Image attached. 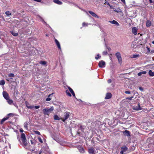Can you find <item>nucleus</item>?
I'll return each instance as SVG.
<instances>
[{
	"label": "nucleus",
	"instance_id": "1",
	"mask_svg": "<svg viewBox=\"0 0 154 154\" xmlns=\"http://www.w3.org/2000/svg\"><path fill=\"white\" fill-rule=\"evenodd\" d=\"M54 108L53 106L51 107L50 109L45 108L43 110V113L45 115H49L50 113L53 111Z\"/></svg>",
	"mask_w": 154,
	"mask_h": 154
},
{
	"label": "nucleus",
	"instance_id": "2",
	"mask_svg": "<svg viewBox=\"0 0 154 154\" xmlns=\"http://www.w3.org/2000/svg\"><path fill=\"white\" fill-rule=\"evenodd\" d=\"M21 140L25 146H26L27 145V143L24 134L22 133L21 134Z\"/></svg>",
	"mask_w": 154,
	"mask_h": 154
},
{
	"label": "nucleus",
	"instance_id": "3",
	"mask_svg": "<svg viewBox=\"0 0 154 154\" xmlns=\"http://www.w3.org/2000/svg\"><path fill=\"white\" fill-rule=\"evenodd\" d=\"M70 113V112H66L64 113L63 117L61 118V120L63 122H65V121L69 117Z\"/></svg>",
	"mask_w": 154,
	"mask_h": 154
},
{
	"label": "nucleus",
	"instance_id": "4",
	"mask_svg": "<svg viewBox=\"0 0 154 154\" xmlns=\"http://www.w3.org/2000/svg\"><path fill=\"white\" fill-rule=\"evenodd\" d=\"M116 55L118 58L119 63L121 64L122 63V58L120 53L119 52H117L116 54Z\"/></svg>",
	"mask_w": 154,
	"mask_h": 154
},
{
	"label": "nucleus",
	"instance_id": "5",
	"mask_svg": "<svg viewBox=\"0 0 154 154\" xmlns=\"http://www.w3.org/2000/svg\"><path fill=\"white\" fill-rule=\"evenodd\" d=\"M98 66L100 67L104 68L105 66V63L103 60H101L99 63Z\"/></svg>",
	"mask_w": 154,
	"mask_h": 154
},
{
	"label": "nucleus",
	"instance_id": "6",
	"mask_svg": "<svg viewBox=\"0 0 154 154\" xmlns=\"http://www.w3.org/2000/svg\"><path fill=\"white\" fill-rule=\"evenodd\" d=\"M121 151L120 152V154H123L125 152H126L128 150V148L125 146L124 147H122L121 148Z\"/></svg>",
	"mask_w": 154,
	"mask_h": 154
},
{
	"label": "nucleus",
	"instance_id": "7",
	"mask_svg": "<svg viewBox=\"0 0 154 154\" xmlns=\"http://www.w3.org/2000/svg\"><path fill=\"white\" fill-rule=\"evenodd\" d=\"M3 95L4 98L6 100H8L10 98L8 94L5 91H3Z\"/></svg>",
	"mask_w": 154,
	"mask_h": 154
},
{
	"label": "nucleus",
	"instance_id": "8",
	"mask_svg": "<svg viewBox=\"0 0 154 154\" xmlns=\"http://www.w3.org/2000/svg\"><path fill=\"white\" fill-rule=\"evenodd\" d=\"M88 12L93 17H96L97 18H99V17L94 12L91 11H89Z\"/></svg>",
	"mask_w": 154,
	"mask_h": 154
},
{
	"label": "nucleus",
	"instance_id": "9",
	"mask_svg": "<svg viewBox=\"0 0 154 154\" xmlns=\"http://www.w3.org/2000/svg\"><path fill=\"white\" fill-rule=\"evenodd\" d=\"M95 150L93 149L90 148L88 149V152L90 154H95Z\"/></svg>",
	"mask_w": 154,
	"mask_h": 154
},
{
	"label": "nucleus",
	"instance_id": "10",
	"mask_svg": "<svg viewBox=\"0 0 154 154\" xmlns=\"http://www.w3.org/2000/svg\"><path fill=\"white\" fill-rule=\"evenodd\" d=\"M55 42L56 43V45L57 46V47L59 49L61 50V48L60 47V43L58 41V40L57 39H55Z\"/></svg>",
	"mask_w": 154,
	"mask_h": 154
},
{
	"label": "nucleus",
	"instance_id": "11",
	"mask_svg": "<svg viewBox=\"0 0 154 154\" xmlns=\"http://www.w3.org/2000/svg\"><path fill=\"white\" fill-rule=\"evenodd\" d=\"M112 95L111 93H108L106 94V97H105V99H109L111 98Z\"/></svg>",
	"mask_w": 154,
	"mask_h": 154
},
{
	"label": "nucleus",
	"instance_id": "12",
	"mask_svg": "<svg viewBox=\"0 0 154 154\" xmlns=\"http://www.w3.org/2000/svg\"><path fill=\"white\" fill-rule=\"evenodd\" d=\"M133 109L136 110H139L141 109V108L140 106V104L139 103L138 104V106L134 107Z\"/></svg>",
	"mask_w": 154,
	"mask_h": 154
},
{
	"label": "nucleus",
	"instance_id": "13",
	"mask_svg": "<svg viewBox=\"0 0 154 154\" xmlns=\"http://www.w3.org/2000/svg\"><path fill=\"white\" fill-rule=\"evenodd\" d=\"M137 29L136 27H134L132 28V32L134 35H136L137 34Z\"/></svg>",
	"mask_w": 154,
	"mask_h": 154
},
{
	"label": "nucleus",
	"instance_id": "14",
	"mask_svg": "<svg viewBox=\"0 0 154 154\" xmlns=\"http://www.w3.org/2000/svg\"><path fill=\"white\" fill-rule=\"evenodd\" d=\"M109 22L112 24H115L117 25V26H119V23H118V22L115 20H114L112 21H109Z\"/></svg>",
	"mask_w": 154,
	"mask_h": 154
},
{
	"label": "nucleus",
	"instance_id": "15",
	"mask_svg": "<svg viewBox=\"0 0 154 154\" xmlns=\"http://www.w3.org/2000/svg\"><path fill=\"white\" fill-rule=\"evenodd\" d=\"M113 10L115 12H116L117 13L122 12V10L119 8H118L116 9L114 8Z\"/></svg>",
	"mask_w": 154,
	"mask_h": 154
},
{
	"label": "nucleus",
	"instance_id": "16",
	"mask_svg": "<svg viewBox=\"0 0 154 154\" xmlns=\"http://www.w3.org/2000/svg\"><path fill=\"white\" fill-rule=\"evenodd\" d=\"M78 149L80 152L83 153L84 152V150L81 146H79Z\"/></svg>",
	"mask_w": 154,
	"mask_h": 154
},
{
	"label": "nucleus",
	"instance_id": "17",
	"mask_svg": "<svg viewBox=\"0 0 154 154\" xmlns=\"http://www.w3.org/2000/svg\"><path fill=\"white\" fill-rule=\"evenodd\" d=\"M140 56L139 54H133L132 55V56L131 57L132 58H137L140 57Z\"/></svg>",
	"mask_w": 154,
	"mask_h": 154
},
{
	"label": "nucleus",
	"instance_id": "18",
	"mask_svg": "<svg viewBox=\"0 0 154 154\" xmlns=\"http://www.w3.org/2000/svg\"><path fill=\"white\" fill-rule=\"evenodd\" d=\"M151 25V23L149 20H147L146 22V26L147 27H149Z\"/></svg>",
	"mask_w": 154,
	"mask_h": 154
},
{
	"label": "nucleus",
	"instance_id": "19",
	"mask_svg": "<svg viewBox=\"0 0 154 154\" xmlns=\"http://www.w3.org/2000/svg\"><path fill=\"white\" fill-rule=\"evenodd\" d=\"M123 133L126 136H128L130 135V132L128 131L125 130L124 132H123Z\"/></svg>",
	"mask_w": 154,
	"mask_h": 154
},
{
	"label": "nucleus",
	"instance_id": "20",
	"mask_svg": "<svg viewBox=\"0 0 154 154\" xmlns=\"http://www.w3.org/2000/svg\"><path fill=\"white\" fill-rule=\"evenodd\" d=\"M54 120H60L61 118H60L57 115H55L54 116Z\"/></svg>",
	"mask_w": 154,
	"mask_h": 154
},
{
	"label": "nucleus",
	"instance_id": "21",
	"mask_svg": "<svg viewBox=\"0 0 154 154\" xmlns=\"http://www.w3.org/2000/svg\"><path fill=\"white\" fill-rule=\"evenodd\" d=\"M146 72L145 71H144L138 73L137 75L138 76H140L142 74H146Z\"/></svg>",
	"mask_w": 154,
	"mask_h": 154
},
{
	"label": "nucleus",
	"instance_id": "22",
	"mask_svg": "<svg viewBox=\"0 0 154 154\" xmlns=\"http://www.w3.org/2000/svg\"><path fill=\"white\" fill-rule=\"evenodd\" d=\"M149 74L151 76H154V72H152L151 70H149Z\"/></svg>",
	"mask_w": 154,
	"mask_h": 154
},
{
	"label": "nucleus",
	"instance_id": "23",
	"mask_svg": "<svg viewBox=\"0 0 154 154\" xmlns=\"http://www.w3.org/2000/svg\"><path fill=\"white\" fill-rule=\"evenodd\" d=\"M54 2L58 5H61L62 4V2L58 0H54Z\"/></svg>",
	"mask_w": 154,
	"mask_h": 154
},
{
	"label": "nucleus",
	"instance_id": "24",
	"mask_svg": "<svg viewBox=\"0 0 154 154\" xmlns=\"http://www.w3.org/2000/svg\"><path fill=\"white\" fill-rule=\"evenodd\" d=\"M7 102L9 104H11L13 103V101L11 99H10L9 98L8 100H7Z\"/></svg>",
	"mask_w": 154,
	"mask_h": 154
},
{
	"label": "nucleus",
	"instance_id": "25",
	"mask_svg": "<svg viewBox=\"0 0 154 154\" xmlns=\"http://www.w3.org/2000/svg\"><path fill=\"white\" fill-rule=\"evenodd\" d=\"M8 117H6V118H3V119H2V120H1V124H3V122L5 121L8 120Z\"/></svg>",
	"mask_w": 154,
	"mask_h": 154
},
{
	"label": "nucleus",
	"instance_id": "26",
	"mask_svg": "<svg viewBox=\"0 0 154 154\" xmlns=\"http://www.w3.org/2000/svg\"><path fill=\"white\" fill-rule=\"evenodd\" d=\"M11 33L12 34V35L14 36H17L18 35L17 33L14 31H12L11 32Z\"/></svg>",
	"mask_w": 154,
	"mask_h": 154
},
{
	"label": "nucleus",
	"instance_id": "27",
	"mask_svg": "<svg viewBox=\"0 0 154 154\" xmlns=\"http://www.w3.org/2000/svg\"><path fill=\"white\" fill-rule=\"evenodd\" d=\"M5 14L8 17H9L11 14V13L9 11L6 12Z\"/></svg>",
	"mask_w": 154,
	"mask_h": 154
},
{
	"label": "nucleus",
	"instance_id": "28",
	"mask_svg": "<svg viewBox=\"0 0 154 154\" xmlns=\"http://www.w3.org/2000/svg\"><path fill=\"white\" fill-rule=\"evenodd\" d=\"M28 124V122H26L24 123V128L27 129L28 128L27 126Z\"/></svg>",
	"mask_w": 154,
	"mask_h": 154
},
{
	"label": "nucleus",
	"instance_id": "29",
	"mask_svg": "<svg viewBox=\"0 0 154 154\" xmlns=\"http://www.w3.org/2000/svg\"><path fill=\"white\" fill-rule=\"evenodd\" d=\"M5 84V82L4 80H2L0 81V85H4Z\"/></svg>",
	"mask_w": 154,
	"mask_h": 154
},
{
	"label": "nucleus",
	"instance_id": "30",
	"mask_svg": "<svg viewBox=\"0 0 154 154\" xmlns=\"http://www.w3.org/2000/svg\"><path fill=\"white\" fill-rule=\"evenodd\" d=\"M39 63L41 64L45 65L46 64L47 62L45 61H41Z\"/></svg>",
	"mask_w": 154,
	"mask_h": 154
},
{
	"label": "nucleus",
	"instance_id": "31",
	"mask_svg": "<svg viewBox=\"0 0 154 154\" xmlns=\"http://www.w3.org/2000/svg\"><path fill=\"white\" fill-rule=\"evenodd\" d=\"M66 93L67 94L68 96H69V97L71 96V94L69 92V91L68 90H66Z\"/></svg>",
	"mask_w": 154,
	"mask_h": 154
},
{
	"label": "nucleus",
	"instance_id": "32",
	"mask_svg": "<svg viewBox=\"0 0 154 154\" xmlns=\"http://www.w3.org/2000/svg\"><path fill=\"white\" fill-rule=\"evenodd\" d=\"M88 23L83 22L82 23L83 26H88Z\"/></svg>",
	"mask_w": 154,
	"mask_h": 154
},
{
	"label": "nucleus",
	"instance_id": "33",
	"mask_svg": "<svg viewBox=\"0 0 154 154\" xmlns=\"http://www.w3.org/2000/svg\"><path fill=\"white\" fill-rule=\"evenodd\" d=\"M8 77H14V76L13 74V73H10L8 75Z\"/></svg>",
	"mask_w": 154,
	"mask_h": 154
},
{
	"label": "nucleus",
	"instance_id": "34",
	"mask_svg": "<svg viewBox=\"0 0 154 154\" xmlns=\"http://www.w3.org/2000/svg\"><path fill=\"white\" fill-rule=\"evenodd\" d=\"M68 88L69 90V91L72 93V92H74V91H73V90H72V89L70 87H68Z\"/></svg>",
	"mask_w": 154,
	"mask_h": 154
},
{
	"label": "nucleus",
	"instance_id": "35",
	"mask_svg": "<svg viewBox=\"0 0 154 154\" xmlns=\"http://www.w3.org/2000/svg\"><path fill=\"white\" fill-rule=\"evenodd\" d=\"M38 139L39 142H40L41 143H43L42 140L40 137H38Z\"/></svg>",
	"mask_w": 154,
	"mask_h": 154
},
{
	"label": "nucleus",
	"instance_id": "36",
	"mask_svg": "<svg viewBox=\"0 0 154 154\" xmlns=\"http://www.w3.org/2000/svg\"><path fill=\"white\" fill-rule=\"evenodd\" d=\"M26 106L29 109H32L34 108V106H28L27 105H26Z\"/></svg>",
	"mask_w": 154,
	"mask_h": 154
},
{
	"label": "nucleus",
	"instance_id": "37",
	"mask_svg": "<svg viewBox=\"0 0 154 154\" xmlns=\"http://www.w3.org/2000/svg\"><path fill=\"white\" fill-rule=\"evenodd\" d=\"M34 132L35 134H37L39 135H40V132H39L38 131H34Z\"/></svg>",
	"mask_w": 154,
	"mask_h": 154
},
{
	"label": "nucleus",
	"instance_id": "38",
	"mask_svg": "<svg viewBox=\"0 0 154 154\" xmlns=\"http://www.w3.org/2000/svg\"><path fill=\"white\" fill-rule=\"evenodd\" d=\"M133 98V96L131 97H127L126 99L127 100H131Z\"/></svg>",
	"mask_w": 154,
	"mask_h": 154
},
{
	"label": "nucleus",
	"instance_id": "39",
	"mask_svg": "<svg viewBox=\"0 0 154 154\" xmlns=\"http://www.w3.org/2000/svg\"><path fill=\"white\" fill-rule=\"evenodd\" d=\"M107 52L106 51H104L103 52V55H106L107 54Z\"/></svg>",
	"mask_w": 154,
	"mask_h": 154
},
{
	"label": "nucleus",
	"instance_id": "40",
	"mask_svg": "<svg viewBox=\"0 0 154 154\" xmlns=\"http://www.w3.org/2000/svg\"><path fill=\"white\" fill-rule=\"evenodd\" d=\"M107 0H105V2L104 3V4H107L108 5H109V3L108 2H107L106 1Z\"/></svg>",
	"mask_w": 154,
	"mask_h": 154
},
{
	"label": "nucleus",
	"instance_id": "41",
	"mask_svg": "<svg viewBox=\"0 0 154 154\" xmlns=\"http://www.w3.org/2000/svg\"><path fill=\"white\" fill-rule=\"evenodd\" d=\"M125 93L128 94H131V92L130 91H126L125 92Z\"/></svg>",
	"mask_w": 154,
	"mask_h": 154
},
{
	"label": "nucleus",
	"instance_id": "42",
	"mask_svg": "<svg viewBox=\"0 0 154 154\" xmlns=\"http://www.w3.org/2000/svg\"><path fill=\"white\" fill-rule=\"evenodd\" d=\"M109 6L110 7V8L112 9H113L114 8H113V7L110 5L109 4Z\"/></svg>",
	"mask_w": 154,
	"mask_h": 154
},
{
	"label": "nucleus",
	"instance_id": "43",
	"mask_svg": "<svg viewBox=\"0 0 154 154\" xmlns=\"http://www.w3.org/2000/svg\"><path fill=\"white\" fill-rule=\"evenodd\" d=\"M34 107L35 109H38L39 108L40 106H34Z\"/></svg>",
	"mask_w": 154,
	"mask_h": 154
},
{
	"label": "nucleus",
	"instance_id": "44",
	"mask_svg": "<svg viewBox=\"0 0 154 154\" xmlns=\"http://www.w3.org/2000/svg\"><path fill=\"white\" fill-rule=\"evenodd\" d=\"M51 100V98L49 97H48L46 99V100L47 101H49Z\"/></svg>",
	"mask_w": 154,
	"mask_h": 154
},
{
	"label": "nucleus",
	"instance_id": "45",
	"mask_svg": "<svg viewBox=\"0 0 154 154\" xmlns=\"http://www.w3.org/2000/svg\"><path fill=\"white\" fill-rule=\"evenodd\" d=\"M150 3H153L154 4V0H149Z\"/></svg>",
	"mask_w": 154,
	"mask_h": 154
},
{
	"label": "nucleus",
	"instance_id": "46",
	"mask_svg": "<svg viewBox=\"0 0 154 154\" xmlns=\"http://www.w3.org/2000/svg\"><path fill=\"white\" fill-rule=\"evenodd\" d=\"M99 54H98L96 57H95V59L96 60H97L99 58Z\"/></svg>",
	"mask_w": 154,
	"mask_h": 154
},
{
	"label": "nucleus",
	"instance_id": "47",
	"mask_svg": "<svg viewBox=\"0 0 154 154\" xmlns=\"http://www.w3.org/2000/svg\"><path fill=\"white\" fill-rule=\"evenodd\" d=\"M111 80L110 79H109L108 80V82L109 83H110L111 82Z\"/></svg>",
	"mask_w": 154,
	"mask_h": 154
},
{
	"label": "nucleus",
	"instance_id": "48",
	"mask_svg": "<svg viewBox=\"0 0 154 154\" xmlns=\"http://www.w3.org/2000/svg\"><path fill=\"white\" fill-rule=\"evenodd\" d=\"M146 48L147 49V51L149 52L150 51V49L149 48H148V47H146Z\"/></svg>",
	"mask_w": 154,
	"mask_h": 154
},
{
	"label": "nucleus",
	"instance_id": "49",
	"mask_svg": "<svg viewBox=\"0 0 154 154\" xmlns=\"http://www.w3.org/2000/svg\"><path fill=\"white\" fill-rule=\"evenodd\" d=\"M33 0L35 1L38 2H41V0Z\"/></svg>",
	"mask_w": 154,
	"mask_h": 154
},
{
	"label": "nucleus",
	"instance_id": "50",
	"mask_svg": "<svg viewBox=\"0 0 154 154\" xmlns=\"http://www.w3.org/2000/svg\"><path fill=\"white\" fill-rule=\"evenodd\" d=\"M72 95L74 97H75V94L74 93V92H72Z\"/></svg>",
	"mask_w": 154,
	"mask_h": 154
},
{
	"label": "nucleus",
	"instance_id": "51",
	"mask_svg": "<svg viewBox=\"0 0 154 154\" xmlns=\"http://www.w3.org/2000/svg\"><path fill=\"white\" fill-rule=\"evenodd\" d=\"M139 89L140 90H141V91H143V88H142V87H139Z\"/></svg>",
	"mask_w": 154,
	"mask_h": 154
},
{
	"label": "nucleus",
	"instance_id": "52",
	"mask_svg": "<svg viewBox=\"0 0 154 154\" xmlns=\"http://www.w3.org/2000/svg\"><path fill=\"white\" fill-rule=\"evenodd\" d=\"M121 1L123 3H124L125 4V0H121Z\"/></svg>",
	"mask_w": 154,
	"mask_h": 154
},
{
	"label": "nucleus",
	"instance_id": "53",
	"mask_svg": "<svg viewBox=\"0 0 154 154\" xmlns=\"http://www.w3.org/2000/svg\"><path fill=\"white\" fill-rule=\"evenodd\" d=\"M20 132H23V131L22 129H21L20 130Z\"/></svg>",
	"mask_w": 154,
	"mask_h": 154
},
{
	"label": "nucleus",
	"instance_id": "54",
	"mask_svg": "<svg viewBox=\"0 0 154 154\" xmlns=\"http://www.w3.org/2000/svg\"><path fill=\"white\" fill-rule=\"evenodd\" d=\"M3 143L4 141H0V145H1V143Z\"/></svg>",
	"mask_w": 154,
	"mask_h": 154
},
{
	"label": "nucleus",
	"instance_id": "55",
	"mask_svg": "<svg viewBox=\"0 0 154 154\" xmlns=\"http://www.w3.org/2000/svg\"><path fill=\"white\" fill-rule=\"evenodd\" d=\"M85 11L88 14V15H89L88 14V12L87 11Z\"/></svg>",
	"mask_w": 154,
	"mask_h": 154
},
{
	"label": "nucleus",
	"instance_id": "56",
	"mask_svg": "<svg viewBox=\"0 0 154 154\" xmlns=\"http://www.w3.org/2000/svg\"><path fill=\"white\" fill-rule=\"evenodd\" d=\"M152 43L154 45V40L153 41H152Z\"/></svg>",
	"mask_w": 154,
	"mask_h": 154
},
{
	"label": "nucleus",
	"instance_id": "57",
	"mask_svg": "<svg viewBox=\"0 0 154 154\" xmlns=\"http://www.w3.org/2000/svg\"><path fill=\"white\" fill-rule=\"evenodd\" d=\"M6 79V80H7V81H9V79Z\"/></svg>",
	"mask_w": 154,
	"mask_h": 154
},
{
	"label": "nucleus",
	"instance_id": "58",
	"mask_svg": "<svg viewBox=\"0 0 154 154\" xmlns=\"http://www.w3.org/2000/svg\"><path fill=\"white\" fill-rule=\"evenodd\" d=\"M31 143L32 144H33V143L32 142V141H31Z\"/></svg>",
	"mask_w": 154,
	"mask_h": 154
},
{
	"label": "nucleus",
	"instance_id": "59",
	"mask_svg": "<svg viewBox=\"0 0 154 154\" xmlns=\"http://www.w3.org/2000/svg\"><path fill=\"white\" fill-rule=\"evenodd\" d=\"M151 52H154V51H151Z\"/></svg>",
	"mask_w": 154,
	"mask_h": 154
},
{
	"label": "nucleus",
	"instance_id": "60",
	"mask_svg": "<svg viewBox=\"0 0 154 154\" xmlns=\"http://www.w3.org/2000/svg\"><path fill=\"white\" fill-rule=\"evenodd\" d=\"M11 115V114H8V115Z\"/></svg>",
	"mask_w": 154,
	"mask_h": 154
},
{
	"label": "nucleus",
	"instance_id": "61",
	"mask_svg": "<svg viewBox=\"0 0 154 154\" xmlns=\"http://www.w3.org/2000/svg\"><path fill=\"white\" fill-rule=\"evenodd\" d=\"M78 134H79V131H78Z\"/></svg>",
	"mask_w": 154,
	"mask_h": 154
},
{
	"label": "nucleus",
	"instance_id": "62",
	"mask_svg": "<svg viewBox=\"0 0 154 154\" xmlns=\"http://www.w3.org/2000/svg\"><path fill=\"white\" fill-rule=\"evenodd\" d=\"M41 153V152H40L39 153V154H40Z\"/></svg>",
	"mask_w": 154,
	"mask_h": 154
},
{
	"label": "nucleus",
	"instance_id": "63",
	"mask_svg": "<svg viewBox=\"0 0 154 154\" xmlns=\"http://www.w3.org/2000/svg\"><path fill=\"white\" fill-rule=\"evenodd\" d=\"M50 95H50H50H49V97Z\"/></svg>",
	"mask_w": 154,
	"mask_h": 154
}]
</instances>
